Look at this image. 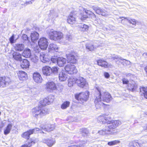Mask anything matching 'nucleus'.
<instances>
[{"label":"nucleus","instance_id":"nucleus-1","mask_svg":"<svg viewBox=\"0 0 147 147\" xmlns=\"http://www.w3.org/2000/svg\"><path fill=\"white\" fill-rule=\"evenodd\" d=\"M54 98V97L53 95H50L43 100H41L40 101L41 105L32 110L31 112L33 116L37 118H40L48 114V109L44 107L52 103Z\"/></svg>","mask_w":147,"mask_h":147},{"label":"nucleus","instance_id":"nucleus-2","mask_svg":"<svg viewBox=\"0 0 147 147\" xmlns=\"http://www.w3.org/2000/svg\"><path fill=\"white\" fill-rule=\"evenodd\" d=\"M94 94L96 97L94 102L96 109L104 105L103 102L109 103L112 99L111 94L102 88H96Z\"/></svg>","mask_w":147,"mask_h":147},{"label":"nucleus","instance_id":"nucleus-3","mask_svg":"<svg viewBox=\"0 0 147 147\" xmlns=\"http://www.w3.org/2000/svg\"><path fill=\"white\" fill-rule=\"evenodd\" d=\"M107 124L102 129L98 131V133L101 135H104L106 134H112L114 133L111 130L115 128L120 123V122L118 121L111 120L108 121Z\"/></svg>","mask_w":147,"mask_h":147},{"label":"nucleus","instance_id":"nucleus-4","mask_svg":"<svg viewBox=\"0 0 147 147\" xmlns=\"http://www.w3.org/2000/svg\"><path fill=\"white\" fill-rule=\"evenodd\" d=\"M89 92L86 91L75 95V98L78 100H80L82 102L87 100L89 96Z\"/></svg>","mask_w":147,"mask_h":147},{"label":"nucleus","instance_id":"nucleus-5","mask_svg":"<svg viewBox=\"0 0 147 147\" xmlns=\"http://www.w3.org/2000/svg\"><path fill=\"white\" fill-rule=\"evenodd\" d=\"M111 59L115 60L116 63L118 64H120V63L124 65H129L130 64V62L128 60L123 59L121 57H119L117 55H116L115 57H112Z\"/></svg>","mask_w":147,"mask_h":147},{"label":"nucleus","instance_id":"nucleus-6","mask_svg":"<svg viewBox=\"0 0 147 147\" xmlns=\"http://www.w3.org/2000/svg\"><path fill=\"white\" fill-rule=\"evenodd\" d=\"M76 82L78 86L80 88H85L88 86L86 79L82 77H80L77 79Z\"/></svg>","mask_w":147,"mask_h":147},{"label":"nucleus","instance_id":"nucleus-7","mask_svg":"<svg viewBox=\"0 0 147 147\" xmlns=\"http://www.w3.org/2000/svg\"><path fill=\"white\" fill-rule=\"evenodd\" d=\"M66 71L70 74H76L77 72V70L74 65L69 64L67 65L65 67Z\"/></svg>","mask_w":147,"mask_h":147},{"label":"nucleus","instance_id":"nucleus-8","mask_svg":"<svg viewBox=\"0 0 147 147\" xmlns=\"http://www.w3.org/2000/svg\"><path fill=\"white\" fill-rule=\"evenodd\" d=\"M39 47L43 50H45L48 46V42L47 39L44 37L41 38L38 42Z\"/></svg>","mask_w":147,"mask_h":147},{"label":"nucleus","instance_id":"nucleus-9","mask_svg":"<svg viewBox=\"0 0 147 147\" xmlns=\"http://www.w3.org/2000/svg\"><path fill=\"white\" fill-rule=\"evenodd\" d=\"M79 10L80 11V13L81 16V19L82 20H84L85 18H88V16H89L90 11L86 9H85L82 7H80Z\"/></svg>","mask_w":147,"mask_h":147},{"label":"nucleus","instance_id":"nucleus-10","mask_svg":"<svg viewBox=\"0 0 147 147\" xmlns=\"http://www.w3.org/2000/svg\"><path fill=\"white\" fill-rule=\"evenodd\" d=\"M92 8L97 14L105 17H107L108 15L106 11L99 7L93 6Z\"/></svg>","mask_w":147,"mask_h":147},{"label":"nucleus","instance_id":"nucleus-11","mask_svg":"<svg viewBox=\"0 0 147 147\" xmlns=\"http://www.w3.org/2000/svg\"><path fill=\"white\" fill-rule=\"evenodd\" d=\"M147 143V138L143 140H142L141 142H138L136 141L131 142L129 143L130 147H141L142 146V144Z\"/></svg>","mask_w":147,"mask_h":147},{"label":"nucleus","instance_id":"nucleus-12","mask_svg":"<svg viewBox=\"0 0 147 147\" xmlns=\"http://www.w3.org/2000/svg\"><path fill=\"white\" fill-rule=\"evenodd\" d=\"M40 129L38 128H36L33 129H30L29 131L24 133L22 136V137L26 138L27 139H29L30 138V136L34 132H35L36 131H39Z\"/></svg>","mask_w":147,"mask_h":147},{"label":"nucleus","instance_id":"nucleus-13","mask_svg":"<svg viewBox=\"0 0 147 147\" xmlns=\"http://www.w3.org/2000/svg\"><path fill=\"white\" fill-rule=\"evenodd\" d=\"M46 86V88L48 91L55 90L56 89V84L53 82H48L47 83Z\"/></svg>","mask_w":147,"mask_h":147},{"label":"nucleus","instance_id":"nucleus-14","mask_svg":"<svg viewBox=\"0 0 147 147\" xmlns=\"http://www.w3.org/2000/svg\"><path fill=\"white\" fill-rule=\"evenodd\" d=\"M48 55V54L45 52L40 53V58L41 61L44 63L49 62L50 61V58Z\"/></svg>","mask_w":147,"mask_h":147},{"label":"nucleus","instance_id":"nucleus-15","mask_svg":"<svg viewBox=\"0 0 147 147\" xmlns=\"http://www.w3.org/2000/svg\"><path fill=\"white\" fill-rule=\"evenodd\" d=\"M9 78L5 77H0V87H4L9 84Z\"/></svg>","mask_w":147,"mask_h":147},{"label":"nucleus","instance_id":"nucleus-16","mask_svg":"<svg viewBox=\"0 0 147 147\" xmlns=\"http://www.w3.org/2000/svg\"><path fill=\"white\" fill-rule=\"evenodd\" d=\"M67 20L68 23L71 25L74 24L76 22V15H74L72 13H70L68 17Z\"/></svg>","mask_w":147,"mask_h":147},{"label":"nucleus","instance_id":"nucleus-17","mask_svg":"<svg viewBox=\"0 0 147 147\" xmlns=\"http://www.w3.org/2000/svg\"><path fill=\"white\" fill-rule=\"evenodd\" d=\"M42 73L46 76L51 75V68L49 66H45L43 67L42 69Z\"/></svg>","mask_w":147,"mask_h":147},{"label":"nucleus","instance_id":"nucleus-18","mask_svg":"<svg viewBox=\"0 0 147 147\" xmlns=\"http://www.w3.org/2000/svg\"><path fill=\"white\" fill-rule=\"evenodd\" d=\"M33 78L34 81L37 83H41L42 80L40 74L38 73H34L33 74Z\"/></svg>","mask_w":147,"mask_h":147},{"label":"nucleus","instance_id":"nucleus-19","mask_svg":"<svg viewBox=\"0 0 147 147\" xmlns=\"http://www.w3.org/2000/svg\"><path fill=\"white\" fill-rule=\"evenodd\" d=\"M128 89L132 91H136L138 88L137 84L134 81L132 82L131 83H129L128 85Z\"/></svg>","mask_w":147,"mask_h":147},{"label":"nucleus","instance_id":"nucleus-20","mask_svg":"<svg viewBox=\"0 0 147 147\" xmlns=\"http://www.w3.org/2000/svg\"><path fill=\"white\" fill-rule=\"evenodd\" d=\"M30 66L29 61L26 59H24L21 63V67L23 69L28 68Z\"/></svg>","mask_w":147,"mask_h":147},{"label":"nucleus","instance_id":"nucleus-21","mask_svg":"<svg viewBox=\"0 0 147 147\" xmlns=\"http://www.w3.org/2000/svg\"><path fill=\"white\" fill-rule=\"evenodd\" d=\"M58 49V46L56 44L53 43L50 44L48 48L49 55H50V53L51 52V51L53 50L57 52Z\"/></svg>","mask_w":147,"mask_h":147},{"label":"nucleus","instance_id":"nucleus-22","mask_svg":"<svg viewBox=\"0 0 147 147\" xmlns=\"http://www.w3.org/2000/svg\"><path fill=\"white\" fill-rule=\"evenodd\" d=\"M18 74L19 79L20 80H26L27 78V74L24 71H19Z\"/></svg>","mask_w":147,"mask_h":147},{"label":"nucleus","instance_id":"nucleus-23","mask_svg":"<svg viewBox=\"0 0 147 147\" xmlns=\"http://www.w3.org/2000/svg\"><path fill=\"white\" fill-rule=\"evenodd\" d=\"M40 129L44 130L45 131H50L53 130L55 128L54 125L52 124H49L47 126H44L41 127Z\"/></svg>","mask_w":147,"mask_h":147},{"label":"nucleus","instance_id":"nucleus-24","mask_svg":"<svg viewBox=\"0 0 147 147\" xmlns=\"http://www.w3.org/2000/svg\"><path fill=\"white\" fill-rule=\"evenodd\" d=\"M13 57L15 60L20 61H22V55L18 52H14L12 54Z\"/></svg>","mask_w":147,"mask_h":147},{"label":"nucleus","instance_id":"nucleus-25","mask_svg":"<svg viewBox=\"0 0 147 147\" xmlns=\"http://www.w3.org/2000/svg\"><path fill=\"white\" fill-rule=\"evenodd\" d=\"M22 56L25 58H29L31 55V50L28 48L26 49L22 54Z\"/></svg>","mask_w":147,"mask_h":147},{"label":"nucleus","instance_id":"nucleus-26","mask_svg":"<svg viewBox=\"0 0 147 147\" xmlns=\"http://www.w3.org/2000/svg\"><path fill=\"white\" fill-rule=\"evenodd\" d=\"M66 62V59L62 57H59L58 58L57 63L59 66L61 67L64 65Z\"/></svg>","mask_w":147,"mask_h":147},{"label":"nucleus","instance_id":"nucleus-27","mask_svg":"<svg viewBox=\"0 0 147 147\" xmlns=\"http://www.w3.org/2000/svg\"><path fill=\"white\" fill-rule=\"evenodd\" d=\"M109 117L106 115H102L99 116L98 118V120L100 122H101L103 123H107Z\"/></svg>","mask_w":147,"mask_h":147},{"label":"nucleus","instance_id":"nucleus-28","mask_svg":"<svg viewBox=\"0 0 147 147\" xmlns=\"http://www.w3.org/2000/svg\"><path fill=\"white\" fill-rule=\"evenodd\" d=\"M57 31L53 29L50 30L48 31L47 33L50 39L53 40L54 38L56 39L55 36L57 34Z\"/></svg>","mask_w":147,"mask_h":147},{"label":"nucleus","instance_id":"nucleus-29","mask_svg":"<svg viewBox=\"0 0 147 147\" xmlns=\"http://www.w3.org/2000/svg\"><path fill=\"white\" fill-rule=\"evenodd\" d=\"M67 55L68 59L67 61L68 62L73 64L76 63V60L75 59V56L74 55L71 54H70L68 56Z\"/></svg>","mask_w":147,"mask_h":147},{"label":"nucleus","instance_id":"nucleus-30","mask_svg":"<svg viewBox=\"0 0 147 147\" xmlns=\"http://www.w3.org/2000/svg\"><path fill=\"white\" fill-rule=\"evenodd\" d=\"M38 33L36 31H34L31 33L30 34V37L32 41L37 40L38 38Z\"/></svg>","mask_w":147,"mask_h":147},{"label":"nucleus","instance_id":"nucleus-31","mask_svg":"<svg viewBox=\"0 0 147 147\" xmlns=\"http://www.w3.org/2000/svg\"><path fill=\"white\" fill-rule=\"evenodd\" d=\"M43 141L44 143H46L47 145L49 146H52L55 142V140L53 139H45L43 140Z\"/></svg>","mask_w":147,"mask_h":147},{"label":"nucleus","instance_id":"nucleus-32","mask_svg":"<svg viewBox=\"0 0 147 147\" xmlns=\"http://www.w3.org/2000/svg\"><path fill=\"white\" fill-rule=\"evenodd\" d=\"M49 15L50 16L53 18H57L58 16L57 10L54 9L51 10L50 11Z\"/></svg>","mask_w":147,"mask_h":147},{"label":"nucleus","instance_id":"nucleus-33","mask_svg":"<svg viewBox=\"0 0 147 147\" xmlns=\"http://www.w3.org/2000/svg\"><path fill=\"white\" fill-rule=\"evenodd\" d=\"M99 46V45H92L89 43H87L86 45V49L89 51H92Z\"/></svg>","mask_w":147,"mask_h":147},{"label":"nucleus","instance_id":"nucleus-34","mask_svg":"<svg viewBox=\"0 0 147 147\" xmlns=\"http://www.w3.org/2000/svg\"><path fill=\"white\" fill-rule=\"evenodd\" d=\"M140 89L141 95H143L145 98L147 99V87H141Z\"/></svg>","mask_w":147,"mask_h":147},{"label":"nucleus","instance_id":"nucleus-35","mask_svg":"<svg viewBox=\"0 0 147 147\" xmlns=\"http://www.w3.org/2000/svg\"><path fill=\"white\" fill-rule=\"evenodd\" d=\"M78 26L79 29L82 31H86L88 30V26L84 24H79Z\"/></svg>","mask_w":147,"mask_h":147},{"label":"nucleus","instance_id":"nucleus-36","mask_svg":"<svg viewBox=\"0 0 147 147\" xmlns=\"http://www.w3.org/2000/svg\"><path fill=\"white\" fill-rule=\"evenodd\" d=\"M59 78L60 81H64L66 80L67 77L65 73L63 71H61L59 74Z\"/></svg>","mask_w":147,"mask_h":147},{"label":"nucleus","instance_id":"nucleus-37","mask_svg":"<svg viewBox=\"0 0 147 147\" xmlns=\"http://www.w3.org/2000/svg\"><path fill=\"white\" fill-rule=\"evenodd\" d=\"M98 65L102 67L107 68L108 67V63L107 62L105 61L102 60H99L97 61Z\"/></svg>","mask_w":147,"mask_h":147},{"label":"nucleus","instance_id":"nucleus-38","mask_svg":"<svg viewBox=\"0 0 147 147\" xmlns=\"http://www.w3.org/2000/svg\"><path fill=\"white\" fill-rule=\"evenodd\" d=\"M51 75L53 74L55 75L58 76L59 72V68L57 66H54L51 68Z\"/></svg>","mask_w":147,"mask_h":147},{"label":"nucleus","instance_id":"nucleus-39","mask_svg":"<svg viewBox=\"0 0 147 147\" xmlns=\"http://www.w3.org/2000/svg\"><path fill=\"white\" fill-rule=\"evenodd\" d=\"M57 34L55 36L56 39L54 38L53 40H61L63 38V34L62 33L60 32L57 31Z\"/></svg>","mask_w":147,"mask_h":147},{"label":"nucleus","instance_id":"nucleus-40","mask_svg":"<svg viewBox=\"0 0 147 147\" xmlns=\"http://www.w3.org/2000/svg\"><path fill=\"white\" fill-rule=\"evenodd\" d=\"M12 127V125L11 124L9 123L8 124L4 131V134L6 135L9 134L11 129Z\"/></svg>","mask_w":147,"mask_h":147},{"label":"nucleus","instance_id":"nucleus-41","mask_svg":"<svg viewBox=\"0 0 147 147\" xmlns=\"http://www.w3.org/2000/svg\"><path fill=\"white\" fill-rule=\"evenodd\" d=\"M121 18H124L125 19H127L128 22L130 24H131L135 26L136 24L137 23V21H136L134 19H131L128 18H124L123 17H121L120 18H119L121 19Z\"/></svg>","mask_w":147,"mask_h":147},{"label":"nucleus","instance_id":"nucleus-42","mask_svg":"<svg viewBox=\"0 0 147 147\" xmlns=\"http://www.w3.org/2000/svg\"><path fill=\"white\" fill-rule=\"evenodd\" d=\"M80 132L82 134V136L85 137L87 136L88 131L87 129L83 128L80 129Z\"/></svg>","mask_w":147,"mask_h":147},{"label":"nucleus","instance_id":"nucleus-43","mask_svg":"<svg viewBox=\"0 0 147 147\" xmlns=\"http://www.w3.org/2000/svg\"><path fill=\"white\" fill-rule=\"evenodd\" d=\"M70 104V103L69 101H65L61 105V108L62 109H65L69 106Z\"/></svg>","mask_w":147,"mask_h":147},{"label":"nucleus","instance_id":"nucleus-44","mask_svg":"<svg viewBox=\"0 0 147 147\" xmlns=\"http://www.w3.org/2000/svg\"><path fill=\"white\" fill-rule=\"evenodd\" d=\"M24 48V45L22 44H19L17 45L15 47V49L16 51H22Z\"/></svg>","mask_w":147,"mask_h":147},{"label":"nucleus","instance_id":"nucleus-45","mask_svg":"<svg viewBox=\"0 0 147 147\" xmlns=\"http://www.w3.org/2000/svg\"><path fill=\"white\" fill-rule=\"evenodd\" d=\"M59 57L57 56H52L51 57L49 56V58H50V59H51V61L54 63H57Z\"/></svg>","mask_w":147,"mask_h":147},{"label":"nucleus","instance_id":"nucleus-46","mask_svg":"<svg viewBox=\"0 0 147 147\" xmlns=\"http://www.w3.org/2000/svg\"><path fill=\"white\" fill-rule=\"evenodd\" d=\"M120 141L118 140H115L108 142V144L109 146H113L119 143Z\"/></svg>","mask_w":147,"mask_h":147},{"label":"nucleus","instance_id":"nucleus-47","mask_svg":"<svg viewBox=\"0 0 147 147\" xmlns=\"http://www.w3.org/2000/svg\"><path fill=\"white\" fill-rule=\"evenodd\" d=\"M35 142L33 141H30V142H28V145L24 144L22 145L21 147H30L32 144H34Z\"/></svg>","mask_w":147,"mask_h":147},{"label":"nucleus","instance_id":"nucleus-48","mask_svg":"<svg viewBox=\"0 0 147 147\" xmlns=\"http://www.w3.org/2000/svg\"><path fill=\"white\" fill-rule=\"evenodd\" d=\"M86 140H82L80 142V147H82L86 145Z\"/></svg>","mask_w":147,"mask_h":147},{"label":"nucleus","instance_id":"nucleus-49","mask_svg":"<svg viewBox=\"0 0 147 147\" xmlns=\"http://www.w3.org/2000/svg\"><path fill=\"white\" fill-rule=\"evenodd\" d=\"M89 12L90 13V14L89 15V16H90L92 18V19L94 20H96V15L95 14H94L93 12L91 11H89Z\"/></svg>","mask_w":147,"mask_h":147},{"label":"nucleus","instance_id":"nucleus-50","mask_svg":"<svg viewBox=\"0 0 147 147\" xmlns=\"http://www.w3.org/2000/svg\"><path fill=\"white\" fill-rule=\"evenodd\" d=\"M89 12L90 13V14L89 15V16H90L92 18V19L94 20H96V15L95 14H94L93 12L91 11H89Z\"/></svg>","mask_w":147,"mask_h":147},{"label":"nucleus","instance_id":"nucleus-51","mask_svg":"<svg viewBox=\"0 0 147 147\" xmlns=\"http://www.w3.org/2000/svg\"><path fill=\"white\" fill-rule=\"evenodd\" d=\"M22 39L24 40H28V38L27 36L25 34H24L22 35Z\"/></svg>","mask_w":147,"mask_h":147},{"label":"nucleus","instance_id":"nucleus-52","mask_svg":"<svg viewBox=\"0 0 147 147\" xmlns=\"http://www.w3.org/2000/svg\"><path fill=\"white\" fill-rule=\"evenodd\" d=\"M66 38L67 40L71 41L72 39V36L70 34H68L66 35Z\"/></svg>","mask_w":147,"mask_h":147},{"label":"nucleus","instance_id":"nucleus-53","mask_svg":"<svg viewBox=\"0 0 147 147\" xmlns=\"http://www.w3.org/2000/svg\"><path fill=\"white\" fill-rule=\"evenodd\" d=\"M14 36L13 35L9 38V40L11 43H14Z\"/></svg>","mask_w":147,"mask_h":147},{"label":"nucleus","instance_id":"nucleus-54","mask_svg":"<svg viewBox=\"0 0 147 147\" xmlns=\"http://www.w3.org/2000/svg\"><path fill=\"white\" fill-rule=\"evenodd\" d=\"M122 81L123 84H127L129 81L126 78H124L122 79Z\"/></svg>","mask_w":147,"mask_h":147},{"label":"nucleus","instance_id":"nucleus-55","mask_svg":"<svg viewBox=\"0 0 147 147\" xmlns=\"http://www.w3.org/2000/svg\"><path fill=\"white\" fill-rule=\"evenodd\" d=\"M104 75L105 78H108L110 77V75L108 72H105L104 73Z\"/></svg>","mask_w":147,"mask_h":147},{"label":"nucleus","instance_id":"nucleus-56","mask_svg":"<svg viewBox=\"0 0 147 147\" xmlns=\"http://www.w3.org/2000/svg\"><path fill=\"white\" fill-rule=\"evenodd\" d=\"M32 3V2L31 1H28L26 2V3H24V5L26 6L29 4H31Z\"/></svg>","mask_w":147,"mask_h":147},{"label":"nucleus","instance_id":"nucleus-57","mask_svg":"<svg viewBox=\"0 0 147 147\" xmlns=\"http://www.w3.org/2000/svg\"><path fill=\"white\" fill-rule=\"evenodd\" d=\"M68 147H80V146L78 145H72L69 146Z\"/></svg>","mask_w":147,"mask_h":147},{"label":"nucleus","instance_id":"nucleus-58","mask_svg":"<svg viewBox=\"0 0 147 147\" xmlns=\"http://www.w3.org/2000/svg\"><path fill=\"white\" fill-rule=\"evenodd\" d=\"M32 60L33 62L35 63L36 61V60L35 58H32Z\"/></svg>","mask_w":147,"mask_h":147},{"label":"nucleus","instance_id":"nucleus-59","mask_svg":"<svg viewBox=\"0 0 147 147\" xmlns=\"http://www.w3.org/2000/svg\"><path fill=\"white\" fill-rule=\"evenodd\" d=\"M113 26L112 25H109V27L111 29H113Z\"/></svg>","mask_w":147,"mask_h":147},{"label":"nucleus","instance_id":"nucleus-60","mask_svg":"<svg viewBox=\"0 0 147 147\" xmlns=\"http://www.w3.org/2000/svg\"><path fill=\"white\" fill-rule=\"evenodd\" d=\"M68 85L69 87H71V86H73L72 84H71L69 82V83L68 84Z\"/></svg>","mask_w":147,"mask_h":147},{"label":"nucleus","instance_id":"nucleus-61","mask_svg":"<svg viewBox=\"0 0 147 147\" xmlns=\"http://www.w3.org/2000/svg\"><path fill=\"white\" fill-rule=\"evenodd\" d=\"M39 47H38V46L37 47V48H36L37 50H36V52H38V51H39L38 49H39Z\"/></svg>","mask_w":147,"mask_h":147},{"label":"nucleus","instance_id":"nucleus-62","mask_svg":"<svg viewBox=\"0 0 147 147\" xmlns=\"http://www.w3.org/2000/svg\"><path fill=\"white\" fill-rule=\"evenodd\" d=\"M145 70L146 72H147V66L145 67Z\"/></svg>","mask_w":147,"mask_h":147},{"label":"nucleus","instance_id":"nucleus-63","mask_svg":"<svg viewBox=\"0 0 147 147\" xmlns=\"http://www.w3.org/2000/svg\"><path fill=\"white\" fill-rule=\"evenodd\" d=\"M48 1V2H50L51 0H47Z\"/></svg>","mask_w":147,"mask_h":147},{"label":"nucleus","instance_id":"nucleus-64","mask_svg":"<svg viewBox=\"0 0 147 147\" xmlns=\"http://www.w3.org/2000/svg\"><path fill=\"white\" fill-rule=\"evenodd\" d=\"M146 129L147 130V127H146Z\"/></svg>","mask_w":147,"mask_h":147}]
</instances>
